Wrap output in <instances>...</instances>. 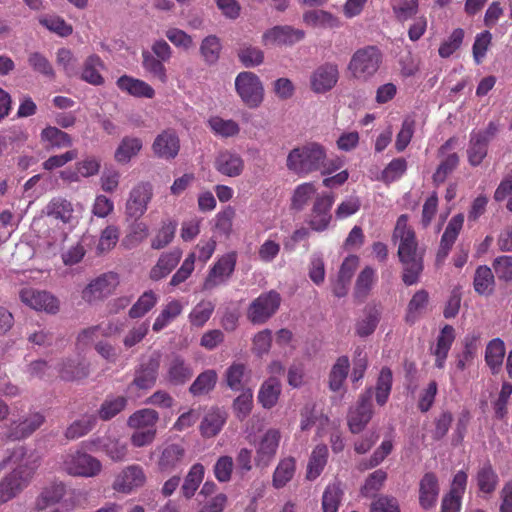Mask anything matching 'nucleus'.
Returning a JSON list of instances; mask_svg holds the SVG:
<instances>
[{
	"label": "nucleus",
	"mask_w": 512,
	"mask_h": 512,
	"mask_svg": "<svg viewBox=\"0 0 512 512\" xmlns=\"http://www.w3.org/2000/svg\"><path fill=\"white\" fill-rule=\"evenodd\" d=\"M393 240L398 247V256L404 266L403 281L407 285L417 283L423 270V253L418 247L415 232L408 225L407 215H401L396 222Z\"/></svg>",
	"instance_id": "nucleus-4"
},
{
	"label": "nucleus",
	"mask_w": 512,
	"mask_h": 512,
	"mask_svg": "<svg viewBox=\"0 0 512 512\" xmlns=\"http://www.w3.org/2000/svg\"><path fill=\"white\" fill-rule=\"evenodd\" d=\"M157 302V296L152 291L144 292L130 310V317L144 316Z\"/></svg>",
	"instance_id": "nucleus-61"
},
{
	"label": "nucleus",
	"mask_w": 512,
	"mask_h": 512,
	"mask_svg": "<svg viewBox=\"0 0 512 512\" xmlns=\"http://www.w3.org/2000/svg\"><path fill=\"white\" fill-rule=\"evenodd\" d=\"M455 329L451 325H445L436 339V344L431 347V353L435 356V367L443 369L448 353L455 341Z\"/></svg>",
	"instance_id": "nucleus-24"
},
{
	"label": "nucleus",
	"mask_w": 512,
	"mask_h": 512,
	"mask_svg": "<svg viewBox=\"0 0 512 512\" xmlns=\"http://www.w3.org/2000/svg\"><path fill=\"white\" fill-rule=\"evenodd\" d=\"M193 376V369L185 359L178 354H171L166 363V379L175 386L183 385Z\"/></svg>",
	"instance_id": "nucleus-21"
},
{
	"label": "nucleus",
	"mask_w": 512,
	"mask_h": 512,
	"mask_svg": "<svg viewBox=\"0 0 512 512\" xmlns=\"http://www.w3.org/2000/svg\"><path fill=\"white\" fill-rule=\"evenodd\" d=\"M119 284L120 279L117 273H103L89 281L81 291V298L88 304L97 303L112 295Z\"/></svg>",
	"instance_id": "nucleus-8"
},
{
	"label": "nucleus",
	"mask_w": 512,
	"mask_h": 512,
	"mask_svg": "<svg viewBox=\"0 0 512 512\" xmlns=\"http://www.w3.org/2000/svg\"><path fill=\"white\" fill-rule=\"evenodd\" d=\"M181 257L182 251L180 249H173L162 253L156 264L150 270V278L154 281H158L168 276L177 266Z\"/></svg>",
	"instance_id": "nucleus-27"
},
{
	"label": "nucleus",
	"mask_w": 512,
	"mask_h": 512,
	"mask_svg": "<svg viewBox=\"0 0 512 512\" xmlns=\"http://www.w3.org/2000/svg\"><path fill=\"white\" fill-rule=\"evenodd\" d=\"M234 462L231 456H221L217 459L213 467L215 478L221 483H227L231 480Z\"/></svg>",
	"instance_id": "nucleus-60"
},
{
	"label": "nucleus",
	"mask_w": 512,
	"mask_h": 512,
	"mask_svg": "<svg viewBox=\"0 0 512 512\" xmlns=\"http://www.w3.org/2000/svg\"><path fill=\"white\" fill-rule=\"evenodd\" d=\"M281 394V383L277 377H269L261 385L258 392V401L265 409L274 407Z\"/></svg>",
	"instance_id": "nucleus-30"
},
{
	"label": "nucleus",
	"mask_w": 512,
	"mask_h": 512,
	"mask_svg": "<svg viewBox=\"0 0 512 512\" xmlns=\"http://www.w3.org/2000/svg\"><path fill=\"white\" fill-rule=\"evenodd\" d=\"M305 38V31L291 25H277L267 29L261 43L267 48L292 46Z\"/></svg>",
	"instance_id": "nucleus-12"
},
{
	"label": "nucleus",
	"mask_w": 512,
	"mask_h": 512,
	"mask_svg": "<svg viewBox=\"0 0 512 512\" xmlns=\"http://www.w3.org/2000/svg\"><path fill=\"white\" fill-rule=\"evenodd\" d=\"M439 483L437 476L432 472L423 475L419 482V505L424 510L433 508L439 496Z\"/></svg>",
	"instance_id": "nucleus-25"
},
{
	"label": "nucleus",
	"mask_w": 512,
	"mask_h": 512,
	"mask_svg": "<svg viewBox=\"0 0 512 512\" xmlns=\"http://www.w3.org/2000/svg\"><path fill=\"white\" fill-rule=\"evenodd\" d=\"M234 87L240 101L249 109H257L263 104L265 99L264 84L254 72H240L235 77Z\"/></svg>",
	"instance_id": "nucleus-5"
},
{
	"label": "nucleus",
	"mask_w": 512,
	"mask_h": 512,
	"mask_svg": "<svg viewBox=\"0 0 512 512\" xmlns=\"http://www.w3.org/2000/svg\"><path fill=\"white\" fill-rule=\"evenodd\" d=\"M96 424L95 415H84L81 419L74 421L65 432L69 440L80 438L89 433Z\"/></svg>",
	"instance_id": "nucleus-48"
},
{
	"label": "nucleus",
	"mask_w": 512,
	"mask_h": 512,
	"mask_svg": "<svg viewBox=\"0 0 512 512\" xmlns=\"http://www.w3.org/2000/svg\"><path fill=\"white\" fill-rule=\"evenodd\" d=\"M159 420L157 411L149 408L141 409L130 415V428L133 429H157L156 424Z\"/></svg>",
	"instance_id": "nucleus-45"
},
{
	"label": "nucleus",
	"mask_w": 512,
	"mask_h": 512,
	"mask_svg": "<svg viewBox=\"0 0 512 512\" xmlns=\"http://www.w3.org/2000/svg\"><path fill=\"white\" fill-rule=\"evenodd\" d=\"M217 382V373L212 370H206L200 373L191 384L189 391L193 396H201L212 391Z\"/></svg>",
	"instance_id": "nucleus-41"
},
{
	"label": "nucleus",
	"mask_w": 512,
	"mask_h": 512,
	"mask_svg": "<svg viewBox=\"0 0 512 512\" xmlns=\"http://www.w3.org/2000/svg\"><path fill=\"white\" fill-rule=\"evenodd\" d=\"M361 207V201L358 196L351 195L344 198L335 209V218L344 220L348 217L355 215Z\"/></svg>",
	"instance_id": "nucleus-55"
},
{
	"label": "nucleus",
	"mask_w": 512,
	"mask_h": 512,
	"mask_svg": "<svg viewBox=\"0 0 512 512\" xmlns=\"http://www.w3.org/2000/svg\"><path fill=\"white\" fill-rule=\"evenodd\" d=\"M386 479L387 473L384 470H375L365 480V483L361 488V494L364 497L374 496L375 493L383 487Z\"/></svg>",
	"instance_id": "nucleus-54"
},
{
	"label": "nucleus",
	"mask_w": 512,
	"mask_h": 512,
	"mask_svg": "<svg viewBox=\"0 0 512 512\" xmlns=\"http://www.w3.org/2000/svg\"><path fill=\"white\" fill-rule=\"evenodd\" d=\"M381 64V54L375 47L357 50L351 57L347 70L356 80L367 81L378 71Z\"/></svg>",
	"instance_id": "nucleus-7"
},
{
	"label": "nucleus",
	"mask_w": 512,
	"mask_h": 512,
	"mask_svg": "<svg viewBox=\"0 0 512 512\" xmlns=\"http://www.w3.org/2000/svg\"><path fill=\"white\" fill-rule=\"evenodd\" d=\"M20 300L29 308L55 315L60 310L59 299L49 291L24 287L19 292Z\"/></svg>",
	"instance_id": "nucleus-11"
},
{
	"label": "nucleus",
	"mask_w": 512,
	"mask_h": 512,
	"mask_svg": "<svg viewBox=\"0 0 512 512\" xmlns=\"http://www.w3.org/2000/svg\"><path fill=\"white\" fill-rule=\"evenodd\" d=\"M214 168L221 175L236 178L242 175L245 163L238 153L230 150H221L215 156Z\"/></svg>",
	"instance_id": "nucleus-18"
},
{
	"label": "nucleus",
	"mask_w": 512,
	"mask_h": 512,
	"mask_svg": "<svg viewBox=\"0 0 512 512\" xmlns=\"http://www.w3.org/2000/svg\"><path fill=\"white\" fill-rule=\"evenodd\" d=\"M222 45L220 39L215 35L205 37L200 45V53L203 60L208 64H215L221 53Z\"/></svg>",
	"instance_id": "nucleus-46"
},
{
	"label": "nucleus",
	"mask_w": 512,
	"mask_h": 512,
	"mask_svg": "<svg viewBox=\"0 0 512 512\" xmlns=\"http://www.w3.org/2000/svg\"><path fill=\"white\" fill-rule=\"evenodd\" d=\"M46 421V416L42 410H29L26 413L16 415L12 412V417L6 425L5 436L12 441H19L30 437L40 429Z\"/></svg>",
	"instance_id": "nucleus-6"
},
{
	"label": "nucleus",
	"mask_w": 512,
	"mask_h": 512,
	"mask_svg": "<svg viewBox=\"0 0 512 512\" xmlns=\"http://www.w3.org/2000/svg\"><path fill=\"white\" fill-rule=\"evenodd\" d=\"M180 150V140L174 130L167 129L159 133L153 144L152 151L160 159L172 160Z\"/></svg>",
	"instance_id": "nucleus-19"
},
{
	"label": "nucleus",
	"mask_w": 512,
	"mask_h": 512,
	"mask_svg": "<svg viewBox=\"0 0 512 512\" xmlns=\"http://www.w3.org/2000/svg\"><path fill=\"white\" fill-rule=\"evenodd\" d=\"M281 434L278 429H268L262 436L256 449L255 463L258 467L265 468L274 459L279 447Z\"/></svg>",
	"instance_id": "nucleus-16"
},
{
	"label": "nucleus",
	"mask_w": 512,
	"mask_h": 512,
	"mask_svg": "<svg viewBox=\"0 0 512 512\" xmlns=\"http://www.w3.org/2000/svg\"><path fill=\"white\" fill-rule=\"evenodd\" d=\"M42 213L33 220L31 227L47 246L53 248L61 246L66 240V227H75L81 218L73 203L63 197L52 198Z\"/></svg>",
	"instance_id": "nucleus-1"
},
{
	"label": "nucleus",
	"mask_w": 512,
	"mask_h": 512,
	"mask_svg": "<svg viewBox=\"0 0 512 512\" xmlns=\"http://www.w3.org/2000/svg\"><path fill=\"white\" fill-rule=\"evenodd\" d=\"M126 404L127 400L124 396L108 397L101 404L98 416L101 420L108 421L120 413Z\"/></svg>",
	"instance_id": "nucleus-47"
},
{
	"label": "nucleus",
	"mask_w": 512,
	"mask_h": 512,
	"mask_svg": "<svg viewBox=\"0 0 512 512\" xmlns=\"http://www.w3.org/2000/svg\"><path fill=\"white\" fill-rule=\"evenodd\" d=\"M102 69L101 59L96 55H91L84 63L81 78L92 85H100L103 83V77L100 73Z\"/></svg>",
	"instance_id": "nucleus-43"
},
{
	"label": "nucleus",
	"mask_w": 512,
	"mask_h": 512,
	"mask_svg": "<svg viewBox=\"0 0 512 512\" xmlns=\"http://www.w3.org/2000/svg\"><path fill=\"white\" fill-rule=\"evenodd\" d=\"M393 375L389 367H383L379 373L376 387L375 399L379 406H384L390 396L392 390Z\"/></svg>",
	"instance_id": "nucleus-39"
},
{
	"label": "nucleus",
	"mask_w": 512,
	"mask_h": 512,
	"mask_svg": "<svg viewBox=\"0 0 512 512\" xmlns=\"http://www.w3.org/2000/svg\"><path fill=\"white\" fill-rule=\"evenodd\" d=\"M415 120L413 117L408 116L404 118L401 128L396 136L395 148L398 152H402L409 145L415 131Z\"/></svg>",
	"instance_id": "nucleus-53"
},
{
	"label": "nucleus",
	"mask_w": 512,
	"mask_h": 512,
	"mask_svg": "<svg viewBox=\"0 0 512 512\" xmlns=\"http://www.w3.org/2000/svg\"><path fill=\"white\" fill-rule=\"evenodd\" d=\"M66 493L65 485L62 482H53L45 487L35 500V509L43 511L47 507L54 505L64 497Z\"/></svg>",
	"instance_id": "nucleus-29"
},
{
	"label": "nucleus",
	"mask_w": 512,
	"mask_h": 512,
	"mask_svg": "<svg viewBox=\"0 0 512 512\" xmlns=\"http://www.w3.org/2000/svg\"><path fill=\"white\" fill-rule=\"evenodd\" d=\"M316 185L312 182H304L297 185L291 195V208L296 211H302L317 196Z\"/></svg>",
	"instance_id": "nucleus-31"
},
{
	"label": "nucleus",
	"mask_w": 512,
	"mask_h": 512,
	"mask_svg": "<svg viewBox=\"0 0 512 512\" xmlns=\"http://www.w3.org/2000/svg\"><path fill=\"white\" fill-rule=\"evenodd\" d=\"M143 67L144 69L156 77L162 83L168 80L166 68L162 60L153 56L149 51H144L143 54Z\"/></svg>",
	"instance_id": "nucleus-52"
},
{
	"label": "nucleus",
	"mask_w": 512,
	"mask_h": 512,
	"mask_svg": "<svg viewBox=\"0 0 512 512\" xmlns=\"http://www.w3.org/2000/svg\"><path fill=\"white\" fill-rule=\"evenodd\" d=\"M343 491L338 484H329L322 495L323 512H337L341 504Z\"/></svg>",
	"instance_id": "nucleus-49"
},
{
	"label": "nucleus",
	"mask_w": 512,
	"mask_h": 512,
	"mask_svg": "<svg viewBox=\"0 0 512 512\" xmlns=\"http://www.w3.org/2000/svg\"><path fill=\"white\" fill-rule=\"evenodd\" d=\"M204 474L205 468L202 464L196 463L191 466L181 488L183 495L187 499H190L192 496H194L196 490L203 481Z\"/></svg>",
	"instance_id": "nucleus-42"
},
{
	"label": "nucleus",
	"mask_w": 512,
	"mask_h": 512,
	"mask_svg": "<svg viewBox=\"0 0 512 512\" xmlns=\"http://www.w3.org/2000/svg\"><path fill=\"white\" fill-rule=\"evenodd\" d=\"M236 264V254L229 253L221 257L212 267L205 280L204 288L212 289L224 283L233 273Z\"/></svg>",
	"instance_id": "nucleus-22"
},
{
	"label": "nucleus",
	"mask_w": 512,
	"mask_h": 512,
	"mask_svg": "<svg viewBox=\"0 0 512 512\" xmlns=\"http://www.w3.org/2000/svg\"><path fill=\"white\" fill-rule=\"evenodd\" d=\"M328 460V448L324 444L317 445L310 456L307 465L306 477L309 480H315L324 470Z\"/></svg>",
	"instance_id": "nucleus-34"
},
{
	"label": "nucleus",
	"mask_w": 512,
	"mask_h": 512,
	"mask_svg": "<svg viewBox=\"0 0 512 512\" xmlns=\"http://www.w3.org/2000/svg\"><path fill=\"white\" fill-rule=\"evenodd\" d=\"M165 36L175 47L184 51H188L194 47L192 36L179 28H168L165 32Z\"/></svg>",
	"instance_id": "nucleus-57"
},
{
	"label": "nucleus",
	"mask_w": 512,
	"mask_h": 512,
	"mask_svg": "<svg viewBox=\"0 0 512 512\" xmlns=\"http://www.w3.org/2000/svg\"><path fill=\"white\" fill-rule=\"evenodd\" d=\"M60 377L66 381L80 380L88 376L89 370L86 364H74L73 361H68L63 364L59 370Z\"/></svg>",
	"instance_id": "nucleus-58"
},
{
	"label": "nucleus",
	"mask_w": 512,
	"mask_h": 512,
	"mask_svg": "<svg viewBox=\"0 0 512 512\" xmlns=\"http://www.w3.org/2000/svg\"><path fill=\"white\" fill-rule=\"evenodd\" d=\"M512 394V384L509 382H504L502 384L500 393L498 395L497 400L493 404L495 417L499 420H503L506 418L508 414V402L509 398Z\"/></svg>",
	"instance_id": "nucleus-59"
},
{
	"label": "nucleus",
	"mask_w": 512,
	"mask_h": 512,
	"mask_svg": "<svg viewBox=\"0 0 512 512\" xmlns=\"http://www.w3.org/2000/svg\"><path fill=\"white\" fill-rule=\"evenodd\" d=\"M494 287V276L488 266H480L477 268L474 277V288L476 292L488 295Z\"/></svg>",
	"instance_id": "nucleus-50"
},
{
	"label": "nucleus",
	"mask_w": 512,
	"mask_h": 512,
	"mask_svg": "<svg viewBox=\"0 0 512 512\" xmlns=\"http://www.w3.org/2000/svg\"><path fill=\"white\" fill-rule=\"evenodd\" d=\"M350 368L349 358L340 356L333 364L329 373V389L333 392H339L348 376Z\"/></svg>",
	"instance_id": "nucleus-33"
},
{
	"label": "nucleus",
	"mask_w": 512,
	"mask_h": 512,
	"mask_svg": "<svg viewBox=\"0 0 512 512\" xmlns=\"http://www.w3.org/2000/svg\"><path fill=\"white\" fill-rule=\"evenodd\" d=\"M303 23L311 28H334L338 26L337 19L323 10H309L303 14Z\"/></svg>",
	"instance_id": "nucleus-38"
},
{
	"label": "nucleus",
	"mask_w": 512,
	"mask_h": 512,
	"mask_svg": "<svg viewBox=\"0 0 512 512\" xmlns=\"http://www.w3.org/2000/svg\"><path fill=\"white\" fill-rule=\"evenodd\" d=\"M253 407V393L250 389L242 392L233 403V409L236 417L240 420L245 419Z\"/></svg>",
	"instance_id": "nucleus-64"
},
{
	"label": "nucleus",
	"mask_w": 512,
	"mask_h": 512,
	"mask_svg": "<svg viewBox=\"0 0 512 512\" xmlns=\"http://www.w3.org/2000/svg\"><path fill=\"white\" fill-rule=\"evenodd\" d=\"M65 468L73 476L93 477L100 473L102 465L95 457L78 451L67 457Z\"/></svg>",
	"instance_id": "nucleus-13"
},
{
	"label": "nucleus",
	"mask_w": 512,
	"mask_h": 512,
	"mask_svg": "<svg viewBox=\"0 0 512 512\" xmlns=\"http://www.w3.org/2000/svg\"><path fill=\"white\" fill-rule=\"evenodd\" d=\"M476 483L483 494H492L499 483V477L490 462L484 463L476 473Z\"/></svg>",
	"instance_id": "nucleus-32"
},
{
	"label": "nucleus",
	"mask_w": 512,
	"mask_h": 512,
	"mask_svg": "<svg viewBox=\"0 0 512 512\" xmlns=\"http://www.w3.org/2000/svg\"><path fill=\"white\" fill-rule=\"evenodd\" d=\"M280 295L275 291H269L256 298L249 307V316L252 320L269 318L279 308Z\"/></svg>",
	"instance_id": "nucleus-23"
},
{
	"label": "nucleus",
	"mask_w": 512,
	"mask_h": 512,
	"mask_svg": "<svg viewBox=\"0 0 512 512\" xmlns=\"http://www.w3.org/2000/svg\"><path fill=\"white\" fill-rule=\"evenodd\" d=\"M504 356V342L499 338L491 340L486 347L485 361L487 365L490 367L493 374H496L500 371V368L503 364Z\"/></svg>",
	"instance_id": "nucleus-37"
},
{
	"label": "nucleus",
	"mask_w": 512,
	"mask_h": 512,
	"mask_svg": "<svg viewBox=\"0 0 512 512\" xmlns=\"http://www.w3.org/2000/svg\"><path fill=\"white\" fill-rule=\"evenodd\" d=\"M100 170V160L95 157H87L76 164V172L64 171L61 177L70 182L78 181L79 176L91 177L98 174Z\"/></svg>",
	"instance_id": "nucleus-35"
},
{
	"label": "nucleus",
	"mask_w": 512,
	"mask_h": 512,
	"mask_svg": "<svg viewBox=\"0 0 512 512\" xmlns=\"http://www.w3.org/2000/svg\"><path fill=\"white\" fill-rule=\"evenodd\" d=\"M186 456V448L183 443H167L160 450L157 462L159 471L170 473L179 467Z\"/></svg>",
	"instance_id": "nucleus-20"
},
{
	"label": "nucleus",
	"mask_w": 512,
	"mask_h": 512,
	"mask_svg": "<svg viewBox=\"0 0 512 512\" xmlns=\"http://www.w3.org/2000/svg\"><path fill=\"white\" fill-rule=\"evenodd\" d=\"M238 58L246 68L260 66L264 62V52L255 46L245 45L238 51Z\"/></svg>",
	"instance_id": "nucleus-51"
},
{
	"label": "nucleus",
	"mask_w": 512,
	"mask_h": 512,
	"mask_svg": "<svg viewBox=\"0 0 512 512\" xmlns=\"http://www.w3.org/2000/svg\"><path fill=\"white\" fill-rule=\"evenodd\" d=\"M295 473V460L293 457L282 459L274 473L272 483L277 489L283 488L294 476Z\"/></svg>",
	"instance_id": "nucleus-40"
},
{
	"label": "nucleus",
	"mask_w": 512,
	"mask_h": 512,
	"mask_svg": "<svg viewBox=\"0 0 512 512\" xmlns=\"http://www.w3.org/2000/svg\"><path fill=\"white\" fill-rule=\"evenodd\" d=\"M153 196L150 183H140L130 192V217H141L147 210V205Z\"/></svg>",
	"instance_id": "nucleus-26"
},
{
	"label": "nucleus",
	"mask_w": 512,
	"mask_h": 512,
	"mask_svg": "<svg viewBox=\"0 0 512 512\" xmlns=\"http://www.w3.org/2000/svg\"><path fill=\"white\" fill-rule=\"evenodd\" d=\"M207 125L210 131L218 138H235L241 132L240 124L231 118H224L219 115L211 116Z\"/></svg>",
	"instance_id": "nucleus-28"
},
{
	"label": "nucleus",
	"mask_w": 512,
	"mask_h": 512,
	"mask_svg": "<svg viewBox=\"0 0 512 512\" xmlns=\"http://www.w3.org/2000/svg\"><path fill=\"white\" fill-rule=\"evenodd\" d=\"M507 198L506 208L512 212V170L503 177L494 192V200L497 202H502Z\"/></svg>",
	"instance_id": "nucleus-63"
},
{
	"label": "nucleus",
	"mask_w": 512,
	"mask_h": 512,
	"mask_svg": "<svg viewBox=\"0 0 512 512\" xmlns=\"http://www.w3.org/2000/svg\"><path fill=\"white\" fill-rule=\"evenodd\" d=\"M308 275L315 285H321L325 280V264L323 256L319 253H314L310 258Z\"/></svg>",
	"instance_id": "nucleus-62"
},
{
	"label": "nucleus",
	"mask_w": 512,
	"mask_h": 512,
	"mask_svg": "<svg viewBox=\"0 0 512 512\" xmlns=\"http://www.w3.org/2000/svg\"><path fill=\"white\" fill-rule=\"evenodd\" d=\"M287 170L300 178L320 171L322 175L333 174L344 166L340 157L328 159L327 149L316 141L294 146L286 156Z\"/></svg>",
	"instance_id": "nucleus-2"
},
{
	"label": "nucleus",
	"mask_w": 512,
	"mask_h": 512,
	"mask_svg": "<svg viewBox=\"0 0 512 512\" xmlns=\"http://www.w3.org/2000/svg\"><path fill=\"white\" fill-rule=\"evenodd\" d=\"M464 38V30L461 28L454 29L449 37L443 41L439 47V55L442 58L450 57L462 45Z\"/></svg>",
	"instance_id": "nucleus-56"
},
{
	"label": "nucleus",
	"mask_w": 512,
	"mask_h": 512,
	"mask_svg": "<svg viewBox=\"0 0 512 512\" xmlns=\"http://www.w3.org/2000/svg\"><path fill=\"white\" fill-rule=\"evenodd\" d=\"M159 366L160 355L158 353L143 357L139 368L135 371L133 384L139 389L152 388L157 380Z\"/></svg>",
	"instance_id": "nucleus-15"
},
{
	"label": "nucleus",
	"mask_w": 512,
	"mask_h": 512,
	"mask_svg": "<svg viewBox=\"0 0 512 512\" xmlns=\"http://www.w3.org/2000/svg\"><path fill=\"white\" fill-rule=\"evenodd\" d=\"M226 422L225 414L219 409L209 411L200 424V432L203 437L216 436Z\"/></svg>",
	"instance_id": "nucleus-36"
},
{
	"label": "nucleus",
	"mask_w": 512,
	"mask_h": 512,
	"mask_svg": "<svg viewBox=\"0 0 512 512\" xmlns=\"http://www.w3.org/2000/svg\"><path fill=\"white\" fill-rule=\"evenodd\" d=\"M335 197L331 193H321L316 196L307 224L312 231L321 233L329 229L333 215L331 213Z\"/></svg>",
	"instance_id": "nucleus-10"
},
{
	"label": "nucleus",
	"mask_w": 512,
	"mask_h": 512,
	"mask_svg": "<svg viewBox=\"0 0 512 512\" xmlns=\"http://www.w3.org/2000/svg\"><path fill=\"white\" fill-rule=\"evenodd\" d=\"M15 465L11 473L0 482V504L6 503L21 493L31 482L38 466V457L29 453L23 445L12 449L2 466Z\"/></svg>",
	"instance_id": "nucleus-3"
},
{
	"label": "nucleus",
	"mask_w": 512,
	"mask_h": 512,
	"mask_svg": "<svg viewBox=\"0 0 512 512\" xmlns=\"http://www.w3.org/2000/svg\"><path fill=\"white\" fill-rule=\"evenodd\" d=\"M373 388L368 387L360 394L354 407L349 409L347 415V424L351 433L358 434L362 432L373 416L372 405Z\"/></svg>",
	"instance_id": "nucleus-9"
},
{
	"label": "nucleus",
	"mask_w": 512,
	"mask_h": 512,
	"mask_svg": "<svg viewBox=\"0 0 512 512\" xmlns=\"http://www.w3.org/2000/svg\"><path fill=\"white\" fill-rule=\"evenodd\" d=\"M40 136L41 141L49 148H64L72 145L70 136L56 127H46Z\"/></svg>",
	"instance_id": "nucleus-44"
},
{
	"label": "nucleus",
	"mask_w": 512,
	"mask_h": 512,
	"mask_svg": "<svg viewBox=\"0 0 512 512\" xmlns=\"http://www.w3.org/2000/svg\"><path fill=\"white\" fill-rule=\"evenodd\" d=\"M496 131V126L493 123H490L485 130L474 131L471 134L470 145L467 151L471 165L477 166L485 158L487 154V144Z\"/></svg>",
	"instance_id": "nucleus-17"
},
{
	"label": "nucleus",
	"mask_w": 512,
	"mask_h": 512,
	"mask_svg": "<svg viewBox=\"0 0 512 512\" xmlns=\"http://www.w3.org/2000/svg\"><path fill=\"white\" fill-rule=\"evenodd\" d=\"M338 78V67L335 64L326 63L311 73L310 88L316 94H324L334 88Z\"/></svg>",
	"instance_id": "nucleus-14"
}]
</instances>
